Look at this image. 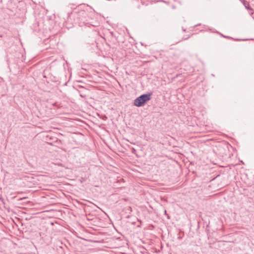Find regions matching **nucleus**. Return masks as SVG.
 I'll list each match as a JSON object with an SVG mask.
<instances>
[{
  "instance_id": "f257e3e1",
  "label": "nucleus",
  "mask_w": 254,
  "mask_h": 254,
  "mask_svg": "<svg viewBox=\"0 0 254 254\" xmlns=\"http://www.w3.org/2000/svg\"><path fill=\"white\" fill-rule=\"evenodd\" d=\"M134 105L136 107H140L143 105V94L134 100Z\"/></svg>"
},
{
  "instance_id": "f03ea898",
  "label": "nucleus",
  "mask_w": 254,
  "mask_h": 254,
  "mask_svg": "<svg viewBox=\"0 0 254 254\" xmlns=\"http://www.w3.org/2000/svg\"><path fill=\"white\" fill-rule=\"evenodd\" d=\"M241 0L242 2L243 3V4L244 5L246 8H247V9H252L250 6L249 2L247 0Z\"/></svg>"
},
{
  "instance_id": "7ed1b4c3",
  "label": "nucleus",
  "mask_w": 254,
  "mask_h": 254,
  "mask_svg": "<svg viewBox=\"0 0 254 254\" xmlns=\"http://www.w3.org/2000/svg\"><path fill=\"white\" fill-rule=\"evenodd\" d=\"M152 93L145 94H144V104L147 101L149 100L150 99V96Z\"/></svg>"
}]
</instances>
